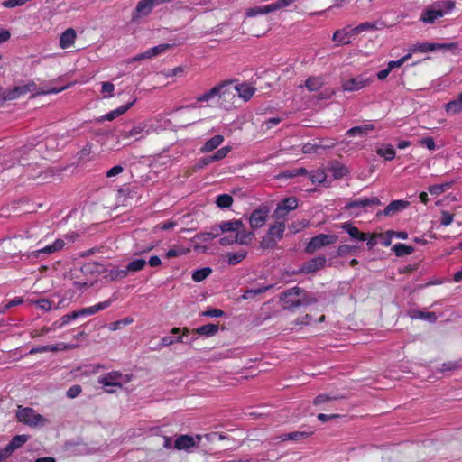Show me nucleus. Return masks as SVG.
<instances>
[{
  "label": "nucleus",
  "mask_w": 462,
  "mask_h": 462,
  "mask_svg": "<svg viewBox=\"0 0 462 462\" xmlns=\"http://www.w3.org/2000/svg\"><path fill=\"white\" fill-rule=\"evenodd\" d=\"M289 215V197L284 198L278 204L272 217L273 223L269 226L266 234L262 237L260 246L263 249H273L282 240L286 229L287 216Z\"/></svg>",
  "instance_id": "nucleus-1"
},
{
  "label": "nucleus",
  "mask_w": 462,
  "mask_h": 462,
  "mask_svg": "<svg viewBox=\"0 0 462 462\" xmlns=\"http://www.w3.org/2000/svg\"><path fill=\"white\" fill-rule=\"evenodd\" d=\"M67 88V86L61 88H52L49 89H38L37 85L33 80L21 86H15L12 88L4 90L1 94V99L4 101H10L17 99L25 96L28 93L35 92L32 97L48 94H58Z\"/></svg>",
  "instance_id": "nucleus-2"
},
{
  "label": "nucleus",
  "mask_w": 462,
  "mask_h": 462,
  "mask_svg": "<svg viewBox=\"0 0 462 462\" xmlns=\"http://www.w3.org/2000/svg\"><path fill=\"white\" fill-rule=\"evenodd\" d=\"M16 418L19 422H22L31 428L42 427L48 423V420L42 415L36 412L35 410L30 407L18 406L16 411Z\"/></svg>",
  "instance_id": "nucleus-3"
},
{
  "label": "nucleus",
  "mask_w": 462,
  "mask_h": 462,
  "mask_svg": "<svg viewBox=\"0 0 462 462\" xmlns=\"http://www.w3.org/2000/svg\"><path fill=\"white\" fill-rule=\"evenodd\" d=\"M374 81V77L366 72L342 79L341 88L345 92L359 91L368 87Z\"/></svg>",
  "instance_id": "nucleus-4"
},
{
  "label": "nucleus",
  "mask_w": 462,
  "mask_h": 462,
  "mask_svg": "<svg viewBox=\"0 0 462 462\" xmlns=\"http://www.w3.org/2000/svg\"><path fill=\"white\" fill-rule=\"evenodd\" d=\"M236 91L232 81L226 80L218 84L219 105L228 110L235 106Z\"/></svg>",
  "instance_id": "nucleus-5"
},
{
  "label": "nucleus",
  "mask_w": 462,
  "mask_h": 462,
  "mask_svg": "<svg viewBox=\"0 0 462 462\" xmlns=\"http://www.w3.org/2000/svg\"><path fill=\"white\" fill-rule=\"evenodd\" d=\"M316 300L310 295L307 291L301 290L299 287H293L291 289V315H294L297 312L298 308L301 306H308Z\"/></svg>",
  "instance_id": "nucleus-6"
},
{
  "label": "nucleus",
  "mask_w": 462,
  "mask_h": 462,
  "mask_svg": "<svg viewBox=\"0 0 462 462\" xmlns=\"http://www.w3.org/2000/svg\"><path fill=\"white\" fill-rule=\"evenodd\" d=\"M289 5V0H276L271 4L265 5H258L248 8L246 10V15L248 17H254L259 14H266L269 13L277 12Z\"/></svg>",
  "instance_id": "nucleus-7"
},
{
  "label": "nucleus",
  "mask_w": 462,
  "mask_h": 462,
  "mask_svg": "<svg viewBox=\"0 0 462 462\" xmlns=\"http://www.w3.org/2000/svg\"><path fill=\"white\" fill-rule=\"evenodd\" d=\"M131 377L129 374H123L118 371H113L101 376L98 382L104 386H117L121 388L123 383L131 381Z\"/></svg>",
  "instance_id": "nucleus-8"
},
{
  "label": "nucleus",
  "mask_w": 462,
  "mask_h": 462,
  "mask_svg": "<svg viewBox=\"0 0 462 462\" xmlns=\"http://www.w3.org/2000/svg\"><path fill=\"white\" fill-rule=\"evenodd\" d=\"M337 241V236L336 235L320 234L310 239L306 247V251L309 254H313L318 249L324 247L326 245L335 244Z\"/></svg>",
  "instance_id": "nucleus-9"
},
{
  "label": "nucleus",
  "mask_w": 462,
  "mask_h": 462,
  "mask_svg": "<svg viewBox=\"0 0 462 462\" xmlns=\"http://www.w3.org/2000/svg\"><path fill=\"white\" fill-rule=\"evenodd\" d=\"M326 262L327 259L325 256L312 258L311 260L302 263L299 269L291 272V274L316 273L325 266Z\"/></svg>",
  "instance_id": "nucleus-10"
},
{
  "label": "nucleus",
  "mask_w": 462,
  "mask_h": 462,
  "mask_svg": "<svg viewBox=\"0 0 462 462\" xmlns=\"http://www.w3.org/2000/svg\"><path fill=\"white\" fill-rule=\"evenodd\" d=\"M270 209L267 206H261L253 210L249 217V224L251 228L256 229L262 227L267 221Z\"/></svg>",
  "instance_id": "nucleus-11"
},
{
  "label": "nucleus",
  "mask_w": 462,
  "mask_h": 462,
  "mask_svg": "<svg viewBox=\"0 0 462 462\" xmlns=\"http://www.w3.org/2000/svg\"><path fill=\"white\" fill-rule=\"evenodd\" d=\"M146 125L144 123H139L134 125L130 130H122L120 132V137L124 140L134 139L138 141L143 139L148 134V131L145 130Z\"/></svg>",
  "instance_id": "nucleus-12"
},
{
  "label": "nucleus",
  "mask_w": 462,
  "mask_h": 462,
  "mask_svg": "<svg viewBox=\"0 0 462 462\" xmlns=\"http://www.w3.org/2000/svg\"><path fill=\"white\" fill-rule=\"evenodd\" d=\"M201 439L200 435H196L195 437L180 435L175 439L174 448L177 450H188L190 448L196 447Z\"/></svg>",
  "instance_id": "nucleus-13"
},
{
  "label": "nucleus",
  "mask_w": 462,
  "mask_h": 462,
  "mask_svg": "<svg viewBox=\"0 0 462 462\" xmlns=\"http://www.w3.org/2000/svg\"><path fill=\"white\" fill-rule=\"evenodd\" d=\"M410 205V202L403 199L393 200L390 204L383 210L376 213V217L382 215L385 217H393L397 213L404 210Z\"/></svg>",
  "instance_id": "nucleus-14"
},
{
  "label": "nucleus",
  "mask_w": 462,
  "mask_h": 462,
  "mask_svg": "<svg viewBox=\"0 0 462 462\" xmlns=\"http://www.w3.org/2000/svg\"><path fill=\"white\" fill-rule=\"evenodd\" d=\"M65 246L63 239L58 238L51 245H46L31 253L32 257L41 258L42 254H51L60 251Z\"/></svg>",
  "instance_id": "nucleus-15"
},
{
  "label": "nucleus",
  "mask_w": 462,
  "mask_h": 462,
  "mask_svg": "<svg viewBox=\"0 0 462 462\" xmlns=\"http://www.w3.org/2000/svg\"><path fill=\"white\" fill-rule=\"evenodd\" d=\"M113 301H114V300L108 299V300L99 302L96 305L79 309L78 310H75L74 312H75V314H77V319L79 317H84V316H91V315L97 313L100 310H103L110 307L111 304L113 303Z\"/></svg>",
  "instance_id": "nucleus-16"
},
{
  "label": "nucleus",
  "mask_w": 462,
  "mask_h": 462,
  "mask_svg": "<svg viewBox=\"0 0 462 462\" xmlns=\"http://www.w3.org/2000/svg\"><path fill=\"white\" fill-rule=\"evenodd\" d=\"M379 205H381L380 199L376 197H374L371 199L365 198V199H362L350 201L345 206V208L348 209V210L355 209V208L365 209L368 207L379 206Z\"/></svg>",
  "instance_id": "nucleus-17"
},
{
  "label": "nucleus",
  "mask_w": 462,
  "mask_h": 462,
  "mask_svg": "<svg viewBox=\"0 0 462 462\" xmlns=\"http://www.w3.org/2000/svg\"><path fill=\"white\" fill-rule=\"evenodd\" d=\"M135 102H136V98H134L132 101L118 106L117 108H116V109L110 111L109 113L102 116L99 118V122L112 121V120L116 119V117L122 116L126 111H128L134 105Z\"/></svg>",
  "instance_id": "nucleus-18"
},
{
  "label": "nucleus",
  "mask_w": 462,
  "mask_h": 462,
  "mask_svg": "<svg viewBox=\"0 0 462 462\" xmlns=\"http://www.w3.org/2000/svg\"><path fill=\"white\" fill-rule=\"evenodd\" d=\"M235 88L236 96H238V97L244 102H248L256 92V88L248 83L236 84L235 85Z\"/></svg>",
  "instance_id": "nucleus-19"
},
{
  "label": "nucleus",
  "mask_w": 462,
  "mask_h": 462,
  "mask_svg": "<svg viewBox=\"0 0 462 462\" xmlns=\"http://www.w3.org/2000/svg\"><path fill=\"white\" fill-rule=\"evenodd\" d=\"M152 0H141L134 9L132 19L134 21L141 16H146L152 13Z\"/></svg>",
  "instance_id": "nucleus-20"
},
{
  "label": "nucleus",
  "mask_w": 462,
  "mask_h": 462,
  "mask_svg": "<svg viewBox=\"0 0 462 462\" xmlns=\"http://www.w3.org/2000/svg\"><path fill=\"white\" fill-rule=\"evenodd\" d=\"M76 38V31L73 28H68L60 37V47L64 50L70 48L74 45Z\"/></svg>",
  "instance_id": "nucleus-21"
},
{
  "label": "nucleus",
  "mask_w": 462,
  "mask_h": 462,
  "mask_svg": "<svg viewBox=\"0 0 462 462\" xmlns=\"http://www.w3.org/2000/svg\"><path fill=\"white\" fill-rule=\"evenodd\" d=\"M452 46H457V44H455V43H451V44L420 43V44L413 45L412 48L411 49V51L412 52H417V51L428 52V51H433L439 48H450Z\"/></svg>",
  "instance_id": "nucleus-22"
},
{
  "label": "nucleus",
  "mask_w": 462,
  "mask_h": 462,
  "mask_svg": "<svg viewBox=\"0 0 462 462\" xmlns=\"http://www.w3.org/2000/svg\"><path fill=\"white\" fill-rule=\"evenodd\" d=\"M445 12L442 9L430 8L427 9L420 17V20L427 23H434L438 18L442 17Z\"/></svg>",
  "instance_id": "nucleus-23"
},
{
  "label": "nucleus",
  "mask_w": 462,
  "mask_h": 462,
  "mask_svg": "<svg viewBox=\"0 0 462 462\" xmlns=\"http://www.w3.org/2000/svg\"><path fill=\"white\" fill-rule=\"evenodd\" d=\"M224 142V136L217 134L208 139L200 148L201 152H209L217 149Z\"/></svg>",
  "instance_id": "nucleus-24"
},
{
  "label": "nucleus",
  "mask_w": 462,
  "mask_h": 462,
  "mask_svg": "<svg viewBox=\"0 0 462 462\" xmlns=\"http://www.w3.org/2000/svg\"><path fill=\"white\" fill-rule=\"evenodd\" d=\"M217 228L218 232H237L239 229L244 228V224L241 220L225 221Z\"/></svg>",
  "instance_id": "nucleus-25"
},
{
  "label": "nucleus",
  "mask_w": 462,
  "mask_h": 462,
  "mask_svg": "<svg viewBox=\"0 0 462 462\" xmlns=\"http://www.w3.org/2000/svg\"><path fill=\"white\" fill-rule=\"evenodd\" d=\"M341 227L346 230L353 239L365 241L368 237V234L359 231L357 227L351 226L349 223H344Z\"/></svg>",
  "instance_id": "nucleus-26"
},
{
  "label": "nucleus",
  "mask_w": 462,
  "mask_h": 462,
  "mask_svg": "<svg viewBox=\"0 0 462 462\" xmlns=\"http://www.w3.org/2000/svg\"><path fill=\"white\" fill-rule=\"evenodd\" d=\"M374 129V125L366 124L364 125L352 127L351 129H349L346 132V134L348 136H355V135L365 136V135H367L369 134V132L373 131Z\"/></svg>",
  "instance_id": "nucleus-27"
},
{
  "label": "nucleus",
  "mask_w": 462,
  "mask_h": 462,
  "mask_svg": "<svg viewBox=\"0 0 462 462\" xmlns=\"http://www.w3.org/2000/svg\"><path fill=\"white\" fill-rule=\"evenodd\" d=\"M218 325L213 323H208L206 325L200 326L193 330L194 333L199 335H203L207 337L214 336L218 331Z\"/></svg>",
  "instance_id": "nucleus-28"
},
{
  "label": "nucleus",
  "mask_w": 462,
  "mask_h": 462,
  "mask_svg": "<svg viewBox=\"0 0 462 462\" xmlns=\"http://www.w3.org/2000/svg\"><path fill=\"white\" fill-rule=\"evenodd\" d=\"M446 111L451 115H455L462 111V92L457 99L451 100L446 104Z\"/></svg>",
  "instance_id": "nucleus-29"
},
{
  "label": "nucleus",
  "mask_w": 462,
  "mask_h": 462,
  "mask_svg": "<svg viewBox=\"0 0 462 462\" xmlns=\"http://www.w3.org/2000/svg\"><path fill=\"white\" fill-rule=\"evenodd\" d=\"M254 237V233L245 229H239L236 234V242L240 245H248Z\"/></svg>",
  "instance_id": "nucleus-30"
},
{
  "label": "nucleus",
  "mask_w": 462,
  "mask_h": 462,
  "mask_svg": "<svg viewBox=\"0 0 462 462\" xmlns=\"http://www.w3.org/2000/svg\"><path fill=\"white\" fill-rule=\"evenodd\" d=\"M273 285H267V286H260L255 289H249L246 290L244 294L242 295L243 300H251L256 297L257 295H260L265 291H267L269 289H271Z\"/></svg>",
  "instance_id": "nucleus-31"
},
{
  "label": "nucleus",
  "mask_w": 462,
  "mask_h": 462,
  "mask_svg": "<svg viewBox=\"0 0 462 462\" xmlns=\"http://www.w3.org/2000/svg\"><path fill=\"white\" fill-rule=\"evenodd\" d=\"M410 316L412 319H427L431 323L437 320L435 312H426L421 310H412L410 312Z\"/></svg>",
  "instance_id": "nucleus-32"
},
{
  "label": "nucleus",
  "mask_w": 462,
  "mask_h": 462,
  "mask_svg": "<svg viewBox=\"0 0 462 462\" xmlns=\"http://www.w3.org/2000/svg\"><path fill=\"white\" fill-rule=\"evenodd\" d=\"M218 236H219L218 229L217 227H212V229L208 232L198 233L195 236V239L198 241H200V242H208Z\"/></svg>",
  "instance_id": "nucleus-33"
},
{
  "label": "nucleus",
  "mask_w": 462,
  "mask_h": 462,
  "mask_svg": "<svg viewBox=\"0 0 462 462\" xmlns=\"http://www.w3.org/2000/svg\"><path fill=\"white\" fill-rule=\"evenodd\" d=\"M189 333V328H184L182 329V336H179V337L166 336L162 338L161 343L162 346H168L173 345L174 343H177V342H182L183 336H186Z\"/></svg>",
  "instance_id": "nucleus-34"
},
{
  "label": "nucleus",
  "mask_w": 462,
  "mask_h": 462,
  "mask_svg": "<svg viewBox=\"0 0 462 462\" xmlns=\"http://www.w3.org/2000/svg\"><path fill=\"white\" fill-rule=\"evenodd\" d=\"M28 439H29L28 435H25V434L16 435L12 438L11 441L7 445L14 452L17 448H21Z\"/></svg>",
  "instance_id": "nucleus-35"
},
{
  "label": "nucleus",
  "mask_w": 462,
  "mask_h": 462,
  "mask_svg": "<svg viewBox=\"0 0 462 462\" xmlns=\"http://www.w3.org/2000/svg\"><path fill=\"white\" fill-rule=\"evenodd\" d=\"M247 255V252L245 250H240L236 253H229L227 254V262L230 265H236L241 263Z\"/></svg>",
  "instance_id": "nucleus-36"
},
{
  "label": "nucleus",
  "mask_w": 462,
  "mask_h": 462,
  "mask_svg": "<svg viewBox=\"0 0 462 462\" xmlns=\"http://www.w3.org/2000/svg\"><path fill=\"white\" fill-rule=\"evenodd\" d=\"M128 275L127 270L125 269H120L117 267H114L111 270H109L108 273L106 274V278H108L111 281H116L125 278Z\"/></svg>",
  "instance_id": "nucleus-37"
},
{
  "label": "nucleus",
  "mask_w": 462,
  "mask_h": 462,
  "mask_svg": "<svg viewBox=\"0 0 462 462\" xmlns=\"http://www.w3.org/2000/svg\"><path fill=\"white\" fill-rule=\"evenodd\" d=\"M393 251L397 256H404L411 254L414 252V248L403 244H396L393 245Z\"/></svg>",
  "instance_id": "nucleus-38"
},
{
  "label": "nucleus",
  "mask_w": 462,
  "mask_h": 462,
  "mask_svg": "<svg viewBox=\"0 0 462 462\" xmlns=\"http://www.w3.org/2000/svg\"><path fill=\"white\" fill-rule=\"evenodd\" d=\"M212 273V269L210 267H204L201 269H198L192 273V280L195 282H202L206 278H208Z\"/></svg>",
  "instance_id": "nucleus-39"
},
{
  "label": "nucleus",
  "mask_w": 462,
  "mask_h": 462,
  "mask_svg": "<svg viewBox=\"0 0 462 462\" xmlns=\"http://www.w3.org/2000/svg\"><path fill=\"white\" fill-rule=\"evenodd\" d=\"M233 203V197L229 194H220L217 197L216 204L220 208H227Z\"/></svg>",
  "instance_id": "nucleus-40"
},
{
  "label": "nucleus",
  "mask_w": 462,
  "mask_h": 462,
  "mask_svg": "<svg viewBox=\"0 0 462 462\" xmlns=\"http://www.w3.org/2000/svg\"><path fill=\"white\" fill-rule=\"evenodd\" d=\"M333 41L338 44H348L350 42V33L344 30H337L333 34Z\"/></svg>",
  "instance_id": "nucleus-41"
},
{
  "label": "nucleus",
  "mask_w": 462,
  "mask_h": 462,
  "mask_svg": "<svg viewBox=\"0 0 462 462\" xmlns=\"http://www.w3.org/2000/svg\"><path fill=\"white\" fill-rule=\"evenodd\" d=\"M146 265V261L143 259H135L131 261L127 266L126 270L127 273H135L143 270L144 266Z\"/></svg>",
  "instance_id": "nucleus-42"
},
{
  "label": "nucleus",
  "mask_w": 462,
  "mask_h": 462,
  "mask_svg": "<svg viewBox=\"0 0 462 462\" xmlns=\"http://www.w3.org/2000/svg\"><path fill=\"white\" fill-rule=\"evenodd\" d=\"M218 97V85L215 86L208 91L205 92L204 94L199 96L197 97L198 102H208L209 100L213 99L214 97Z\"/></svg>",
  "instance_id": "nucleus-43"
},
{
  "label": "nucleus",
  "mask_w": 462,
  "mask_h": 462,
  "mask_svg": "<svg viewBox=\"0 0 462 462\" xmlns=\"http://www.w3.org/2000/svg\"><path fill=\"white\" fill-rule=\"evenodd\" d=\"M330 171L336 179H340L344 176H346L348 172V170L344 165H341L339 163L332 165L330 168Z\"/></svg>",
  "instance_id": "nucleus-44"
},
{
  "label": "nucleus",
  "mask_w": 462,
  "mask_h": 462,
  "mask_svg": "<svg viewBox=\"0 0 462 462\" xmlns=\"http://www.w3.org/2000/svg\"><path fill=\"white\" fill-rule=\"evenodd\" d=\"M312 183H322L326 180V174L323 171L318 170L313 172H309L307 177Z\"/></svg>",
  "instance_id": "nucleus-45"
},
{
  "label": "nucleus",
  "mask_w": 462,
  "mask_h": 462,
  "mask_svg": "<svg viewBox=\"0 0 462 462\" xmlns=\"http://www.w3.org/2000/svg\"><path fill=\"white\" fill-rule=\"evenodd\" d=\"M58 350H59V347L56 345H47V346L32 347L29 351V354L35 355V354L43 353V352H56Z\"/></svg>",
  "instance_id": "nucleus-46"
},
{
  "label": "nucleus",
  "mask_w": 462,
  "mask_h": 462,
  "mask_svg": "<svg viewBox=\"0 0 462 462\" xmlns=\"http://www.w3.org/2000/svg\"><path fill=\"white\" fill-rule=\"evenodd\" d=\"M380 156L384 157L387 161H391L395 157V151L391 146L382 147L377 150Z\"/></svg>",
  "instance_id": "nucleus-47"
},
{
  "label": "nucleus",
  "mask_w": 462,
  "mask_h": 462,
  "mask_svg": "<svg viewBox=\"0 0 462 462\" xmlns=\"http://www.w3.org/2000/svg\"><path fill=\"white\" fill-rule=\"evenodd\" d=\"M23 303V299L22 297H15L9 300L3 308L0 310V314H5L11 308L19 306Z\"/></svg>",
  "instance_id": "nucleus-48"
},
{
  "label": "nucleus",
  "mask_w": 462,
  "mask_h": 462,
  "mask_svg": "<svg viewBox=\"0 0 462 462\" xmlns=\"http://www.w3.org/2000/svg\"><path fill=\"white\" fill-rule=\"evenodd\" d=\"M312 434L313 432L311 430L291 432V441H302L303 439L310 437Z\"/></svg>",
  "instance_id": "nucleus-49"
},
{
  "label": "nucleus",
  "mask_w": 462,
  "mask_h": 462,
  "mask_svg": "<svg viewBox=\"0 0 462 462\" xmlns=\"http://www.w3.org/2000/svg\"><path fill=\"white\" fill-rule=\"evenodd\" d=\"M450 187V183H443V184H437L432 185L428 188L429 191L432 195H440L444 191H446Z\"/></svg>",
  "instance_id": "nucleus-50"
},
{
  "label": "nucleus",
  "mask_w": 462,
  "mask_h": 462,
  "mask_svg": "<svg viewBox=\"0 0 462 462\" xmlns=\"http://www.w3.org/2000/svg\"><path fill=\"white\" fill-rule=\"evenodd\" d=\"M232 148L230 146H224L218 149L214 154H212V159L214 162L223 160L227 156V154L231 152Z\"/></svg>",
  "instance_id": "nucleus-51"
},
{
  "label": "nucleus",
  "mask_w": 462,
  "mask_h": 462,
  "mask_svg": "<svg viewBox=\"0 0 462 462\" xmlns=\"http://www.w3.org/2000/svg\"><path fill=\"white\" fill-rule=\"evenodd\" d=\"M133 321H134V319L130 317L124 318L120 320H116V321L111 323L110 329L113 331L120 329L124 326H127V325L133 323Z\"/></svg>",
  "instance_id": "nucleus-52"
},
{
  "label": "nucleus",
  "mask_w": 462,
  "mask_h": 462,
  "mask_svg": "<svg viewBox=\"0 0 462 462\" xmlns=\"http://www.w3.org/2000/svg\"><path fill=\"white\" fill-rule=\"evenodd\" d=\"M310 222L308 219L296 220L291 225V233H298L309 226Z\"/></svg>",
  "instance_id": "nucleus-53"
},
{
  "label": "nucleus",
  "mask_w": 462,
  "mask_h": 462,
  "mask_svg": "<svg viewBox=\"0 0 462 462\" xmlns=\"http://www.w3.org/2000/svg\"><path fill=\"white\" fill-rule=\"evenodd\" d=\"M322 85V81L319 78H310L306 81V87L310 90H318Z\"/></svg>",
  "instance_id": "nucleus-54"
},
{
  "label": "nucleus",
  "mask_w": 462,
  "mask_h": 462,
  "mask_svg": "<svg viewBox=\"0 0 462 462\" xmlns=\"http://www.w3.org/2000/svg\"><path fill=\"white\" fill-rule=\"evenodd\" d=\"M282 121L281 117H271L269 119H266L262 124V128L263 130H269L276 126L280 122Z\"/></svg>",
  "instance_id": "nucleus-55"
},
{
  "label": "nucleus",
  "mask_w": 462,
  "mask_h": 462,
  "mask_svg": "<svg viewBox=\"0 0 462 462\" xmlns=\"http://www.w3.org/2000/svg\"><path fill=\"white\" fill-rule=\"evenodd\" d=\"M454 219V215L448 211H441L440 224L443 226H449Z\"/></svg>",
  "instance_id": "nucleus-56"
},
{
  "label": "nucleus",
  "mask_w": 462,
  "mask_h": 462,
  "mask_svg": "<svg viewBox=\"0 0 462 462\" xmlns=\"http://www.w3.org/2000/svg\"><path fill=\"white\" fill-rule=\"evenodd\" d=\"M224 314L225 313L222 310L217 308L209 309L202 313L203 316L209 318H219L224 316Z\"/></svg>",
  "instance_id": "nucleus-57"
},
{
  "label": "nucleus",
  "mask_w": 462,
  "mask_h": 462,
  "mask_svg": "<svg viewBox=\"0 0 462 462\" xmlns=\"http://www.w3.org/2000/svg\"><path fill=\"white\" fill-rule=\"evenodd\" d=\"M338 399L337 396H329L328 394H319L314 399V404L319 405L329 401H334Z\"/></svg>",
  "instance_id": "nucleus-58"
},
{
  "label": "nucleus",
  "mask_w": 462,
  "mask_h": 462,
  "mask_svg": "<svg viewBox=\"0 0 462 462\" xmlns=\"http://www.w3.org/2000/svg\"><path fill=\"white\" fill-rule=\"evenodd\" d=\"M438 9H442L445 14L448 11H451L455 7V3L450 0L442 1L439 4H437Z\"/></svg>",
  "instance_id": "nucleus-59"
},
{
  "label": "nucleus",
  "mask_w": 462,
  "mask_h": 462,
  "mask_svg": "<svg viewBox=\"0 0 462 462\" xmlns=\"http://www.w3.org/2000/svg\"><path fill=\"white\" fill-rule=\"evenodd\" d=\"M170 48H171L170 44L162 43V44H159L157 46L152 47V50L154 56L156 57V56L165 52Z\"/></svg>",
  "instance_id": "nucleus-60"
},
{
  "label": "nucleus",
  "mask_w": 462,
  "mask_h": 462,
  "mask_svg": "<svg viewBox=\"0 0 462 462\" xmlns=\"http://www.w3.org/2000/svg\"><path fill=\"white\" fill-rule=\"evenodd\" d=\"M356 247L349 245H342L337 248V255L344 256L355 250Z\"/></svg>",
  "instance_id": "nucleus-61"
},
{
  "label": "nucleus",
  "mask_w": 462,
  "mask_h": 462,
  "mask_svg": "<svg viewBox=\"0 0 462 462\" xmlns=\"http://www.w3.org/2000/svg\"><path fill=\"white\" fill-rule=\"evenodd\" d=\"M34 303L38 308L44 310H49L51 308V301L49 300L48 299H40L36 300Z\"/></svg>",
  "instance_id": "nucleus-62"
},
{
  "label": "nucleus",
  "mask_w": 462,
  "mask_h": 462,
  "mask_svg": "<svg viewBox=\"0 0 462 462\" xmlns=\"http://www.w3.org/2000/svg\"><path fill=\"white\" fill-rule=\"evenodd\" d=\"M82 391V388L80 385H73L67 391V396L69 398H75L77 397Z\"/></svg>",
  "instance_id": "nucleus-63"
},
{
  "label": "nucleus",
  "mask_w": 462,
  "mask_h": 462,
  "mask_svg": "<svg viewBox=\"0 0 462 462\" xmlns=\"http://www.w3.org/2000/svg\"><path fill=\"white\" fill-rule=\"evenodd\" d=\"M124 171V168L121 165H116L106 171V176L107 178L115 177Z\"/></svg>",
  "instance_id": "nucleus-64"
}]
</instances>
